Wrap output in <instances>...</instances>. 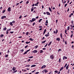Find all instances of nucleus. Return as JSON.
<instances>
[{"mask_svg":"<svg viewBox=\"0 0 74 74\" xmlns=\"http://www.w3.org/2000/svg\"><path fill=\"white\" fill-rule=\"evenodd\" d=\"M50 58L51 59H52L53 60L54 58H55V56H53V55H51L50 56Z\"/></svg>","mask_w":74,"mask_h":74,"instance_id":"f257e3e1","label":"nucleus"},{"mask_svg":"<svg viewBox=\"0 0 74 74\" xmlns=\"http://www.w3.org/2000/svg\"><path fill=\"white\" fill-rule=\"evenodd\" d=\"M36 19L35 18H33L32 19V20H30L29 22H34V21H35Z\"/></svg>","mask_w":74,"mask_h":74,"instance_id":"f03ea898","label":"nucleus"},{"mask_svg":"<svg viewBox=\"0 0 74 74\" xmlns=\"http://www.w3.org/2000/svg\"><path fill=\"white\" fill-rule=\"evenodd\" d=\"M38 52V51L36 50H35L33 51L32 52V53H37Z\"/></svg>","mask_w":74,"mask_h":74,"instance_id":"7ed1b4c3","label":"nucleus"},{"mask_svg":"<svg viewBox=\"0 0 74 74\" xmlns=\"http://www.w3.org/2000/svg\"><path fill=\"white\" fill-rule=\"evenodd\" d=\"M8 11H9V12H10L11 11V8L10 7H9L8 8Z\"/></svg>","mask_w":74,"mask_h":74,"instance_id":"20e7f679","label":"nucleus"},{"mask_svg":"<svg viewBox=\"0 0 74 74\" xmlns=\"http://www.w3.org/2000/svg\"><path fill=\"white\" fill-rule=\"evenodd\" d=\"M6 18V16H3L1 17V19H3L4 18Z\"/></svg>","mask_w":74,"mask_h":74,"instance_id":"39448f33","label":"nucleus"},{"mask_svg":"<svg viewBox=\"0 0 74 74\" xmlns=\"http://www.w3.org/2000/svg\"><path fill=\"white\" fill-rule=\"evenodd\" d=\"M12 70L13 71H15L16 70V68L15 67H13L12 69Z\"/></svg>","mask_w":74,"mask_h":74,"instance_id":"423d86ee","label":"nucleus"},{"mask_svg":"<svg viewBox=\"0 0 74 74\" xmlns=\"http://www.w3.org/2000/svg\"><path fill=\"white\" fill-rule=\"evenodd\" d=\"M63 69H64V68L63 67H61L60 70V71H62V70H63Z\"/></svg>","mask_w":74,"mask_h":74,"instance_id":"0eeeda50","label":"nucleus"},{"mask_svg":"<svg viewBox=\"0 0 74 74\" xmlns=\"http://www.w3.org/2000/svg\"><path fill=\"white\" fill-rule=\"evenodd\" d=\"M46 14H47V15H51L50 13H49L48 12H46Z\"/></svg>","mask_w":74,"mask_h":74,"instance_id":"6e6552de","label":"nucleus"},{"mask_svg":"<svg viewBox=\"0 0 74 74\" xmlns=\"http://www.w3.org/2000/svg\"><path fill=\"white\" fill-rule=\"evenodd\" d=\"M56 40L57 41H60V39L59 38H58L56 39Z\"/></svg>","mask_w":74,"mask_h":74,"instance_id":"1a4fd4ad","label":"nucleus"},{"mask_svg":"<svg viewBox=\"0 0 74 74\" xmlns=\"http://www.w3.org/2000/svg\"><path fill=\"white\" fill-rule=\"evenodd\" d=\"M38 3H39V2H37L35 4V6H38Z\"/></svg>","mask_w":74,"mask_h":74,"instance_id":"9d476101","label":"nucleus"},{"mask_svg":"<svg viewBox=\"0 0 74 74\" xmlns=\"http://www.w3.org/2000/svg\"><path fill=\"white\" fill-rule=\"evenodd\" d=\"M46 67V65H43L41 67L42 69H44V68H45V67Z\"/></svg>","mask_w":74,"mask_h":74,"instance_id":"9b49d317","label":"nucleus"},{"mask_svg":"<svg viewBox=\"0 0 74 74\" xmlns=\"http://www.w3.org/2000/svg\"><path fill=\"white\" fill-rule=\"evenodd\" d=\"M47 31V29H45L44 30V32H43V34L44 35L45 34V32H46Z\"/></svg>","mask_w":74,"mask_h":74,"instance_id":"f8f14e48","label":"nucleus"},{"mask_svg":"<svg viewBox=\"0 0 74 74\" xmlns=\"http://www.w3.org/2000/svg\"><path fill=\"white\" fill-rule=\"evenodd\" d=\"M33 10H34V8L33 7H32V8H31V12H33Z\"/></svg>","mask_w":74,"mask_h":74,"instance_id":"ddd939ff","label":"nucleus"},{"mask_svg":"<svg viewBox=\"0 0 74 74\" xmlns=\"http://www.w3.org/2000/svg\"><path fill=\"white\" fill-rule=\"evenodd\" d=\"M17 71H18L17 70H16V71H13V73H16V72H17Z\"/></svg>","mask_w":74,"mask_h":74,"instance_id":"4468645a","label":"nucleus"},{"mask_svg":"<svg viewBox=\"0 0 74 74\" xmlns=\"http://www.w3.org/2000/svg\"><path fill=\"white\" fill-rule=\"evenodd\" d=\"M60 36L61 39H62V38H63V37H62V33L60 34Z\"/></svg>","mask_w":74,"mask_h":74,"instance_id":"2eb2a0df","label":"nucleus"},{"mask_svg":"<svg viewBox=\"0 0 74 74\" xmlns=\"http://www.w3.org/2000/svg\"><path fill=\"white\" fill-rule=\"evenodd\" d=\"M43 71L45 73H47V72H48V71L46 69L44 70Z\"/></svg>","mask_w":74,"mask_h":74,"instance_id":"dca6fc26","label":"nucleus"},{"mask_svg":"<svg viewBox=\"0 0 74 74\" xmlns=\"http://www.w3.org/2000/svg\"><path fill=\"white\" fill-rule=\"evenodd\" d=\"M52 43V42L51 41L48 44V46H49V45H51V44Z\"/></svg>","mask_w":74,"mask_h":74,"instance_id":"f3484780","label":"nucleus"},{"mask_svg":"<svg viewBox=\"0 0 74 74\" xmlns=\"http://www.w3.org/2000/svg\"><path fill=\"white\" fill-rule=\"evenodd\" d=\"M49 11L50 12H52V10H51V8H50V7L49 8Z\"/></svg>","mask_w":74,"mask_h":74,"instance_id":"a211bd4d","label":"nucleus"},{"mask_svg":"<svg viewBox=\"0 0 74 74\" xmlns=\"http://www.w3.org/2000/svg\"><path fill=\"white\" fill-rule=\"evenodd\" d=\"M38 48V46H35V47H34V48H35V49H37V48Z\"/></svg>","mask_w":74,"mask_h":74,"instance_id":"6ab92c4d","label":"nucleus"},{"mask_svg":"<svg viewBox=\"0 0 74 74\" xmlns=\"http://www.w3.org/2000/svg\"><path fill=\"white\" fill-rule=\"evenodd\" d=\"M56 32L55 34H56L58 33V29H56Z\"/></svg>","mask_w":74,"mask_h":74,"instance_id":"aec40b11","label":"nucleus"},{"mask_svg":"<svg viewBox=\"0 0 74 74\" xmlns=\"http://www.w3.org/2000/svg\"><path fill=\"white\" fill-rule=\"evenodd\" d=\"M45 42H46V40H45L44 41L42 42V44H44V43H45Z\"/></svg>","mask_w":74,"mask_h":74,"instance_id":"412c9836","label":"nucleus"},{"mask_svg":"<svg viewBox=\"0 0 74 74\" xmlns=\"http://www.w3.org/2000/svg\"><path fill=\"white\" fill-rule=\"evenodd\" d=\"M36 65H34L31 66V67H36Z\"/></svg>","mask_w":74,"mask_h":74,"instance_id":"4be33fe9","label":"nucleus"},{"mask_svg":"<svg viewBox=\"0 0 74 74\" xmlns=\"http://www.w3.org/2000/svg\"><path fill=\"white\" fill-rule=\"evenodd\" d=\"M0 37L1 38L2 37H4V35L3 34H1L0 36Z\"/></svg>","mask_w":74,"mask_h":74,"instance_id":"5701e85b","label":"nucleus"},{"mask_svg":"<svg viewBox=\"0 0 74 74\" xmlns=\"http://www.w3.org/2000/svg\"><path fill=\"white\" fill-rule=\"evenodd\" d=\"M30 41H29V42H25V43L26 44H29V43H30Z\"/></svg>","mask_w":74,"mask_h":74,"instance_id":"b1692460","label":"nucleus"},{"mask_svg":"<svg viewBox=\"0 0 74 74\" xmlns=\"http://www.w3.org/2000/svg\"><path fill=\"white\" fill-rule=\"evenodd\" d=\"M10 25H11V26H13V25L12 24V22H10Z\"/></svg>","mask_w":74,"mask_h":74,"instance_id":"393cba45","label":"nucleus"},{"mask_svg":"<svg viewBox=\"0 0 74 74\" xmlns=\"http://www.w3.org/2000/svg\"><path fill=\"white\" fill-rule=\"evenodd\" d=\"M6 27H5V28H3V30H5V31L6 30Z\"/></svg>","mask_w":74,"mask_h":74,"instance_id":"a878e982","label":"nucleus"},{"mask_svg":"<svg viewBox=\"0 0 74 74\" xmlns=\"http://www.w3.org/2000/svg\"><path fill=\"white\" fill-rule=\"evenodd\" d=\"M49 36V34H46L45 35V36H46V37H48V36Z\"/></svg>","mask_w":74,"mask_h":74,"instance_id":"bb28decb","label":"nucleus"},{"mask_svg":"<svg viewBox=\"0 0 74 74\" xmlns=\"http://www.w3.org/2000/svg\"><path fill=\"white\" fill-rule=\"evenodd\" d=\"M67 31V29H66L65 31V33L66 34H67V33H66Z\"/></svg>","mask_w":74,"mask_h":74,"instance_id":"cd10ccee","label":"nucleus"},{"mask_svg":"<svg viewBox=\"0 0 74 74\" xmlns=\"http://www.w3.org/2000/svg\"><path fill=\"white\" fill-rule=\"evenodd\" d=\"M27 51H25L23 53V55H25V54H27Z\"/></svg>","mask_w":74,"mask_h":74,"instance_id":"c85d7f7f","label":"nucleus"},{"mask_svg":"<svg viewBox=\"0 0 74 74\" xmlns=\"http://www.w3.org/2000/svg\"><path fill=\"white\" fill-rule=\"evenodd\" d=\"M69 29H70V27L68 26V27L67 28V30H69Z\"/></svg>","mask_w":74,"mask_h":74,"instance_id":"c756f323","label":"nucleus"},{"mask_svg":"<svg viewBox=\"0 0 74 74\" xmlns=\"http://www.w3.org/2000/svg\"><path fill=\"white\" fill-rule=\"evenodd\" d=\"M40 53H42V52H43V51L42 50H40Z\"/></svg>","mask_w":74,"mask_h":74,"instance_id":"7c9ffc66","label":"nucleus"},{"mask_svg":"<svg viewBox=\"0 0 74 74\" xmlns=\"http://www.w3.org/2000/svg\"><path fill=\"white\" fill-rule=\"evenodd\" d=\"M5 10L3 11L2 12V14H4V13H5Z\"/></svg>","mask_w":74,"mask_h":74,"instance_id":"2f4dec72","label":"nucleus"},{"mask_svg":"<svg viewBox=\"0 0 74 74\" xmlns=\"http://www.w3.org/2000/svg\"><path fill=\"white\" fill-rule=\"evenodd\" d=\"M30 65H27L26 66V67H30Z\"/></svg>","mask_w":74,"mask_h":74,"instance_id":"473e14b6","label":"nucleus"},{"mask_svg":"<svg viewBox=\"0 0 74 74\" xmlns=\"http://www.w3.org/2000/svg\"><path fill=\"white\" fill-rule=\"evenodd\" d=\"M42 20V19H40L38 21L39 22H40Z\"/></svg>","mask_w":74,"mask_h":74,"instance_id":"72a5a7b5","label":"nucleus"},{"mask_svg":"<svg viewBox=\"0 0 74 74\" xmlns=\"http://www.w3.org/2000/svg\"><path fill=\"white\" fill-rule=\"evenodd\" d=\"M29 40H31V41H34V40H33V39L32 38H30L29 39Z\"/></svg>","mask_w":74,"mask_h":74,"instance_id":"f704fd0d","label":"nucleus"},{"mask_svg":"<svg viewBox=\"0 0 74 74\" xmlns=\"http://www.w3.org/2000/svg\"><path fill=\"white\" fill-rule=\"evenodd\" d=\"M60 61H61V59L60 58L59 60V63H60Z\"/></svg>","mask_w":74,"mask_h":74,"instance_id":"c9c22d12","label":"nucleus"},{"mask_svg":"<svg viewBox=\"0 0 74 74\" xmlns=\"http://www.w3.org/2000/svg\"><path fill=\"white\" fill-rule=\"evenodd\" d=\"M8 55H6L5 56V58H7V57H8Z\"/></svg>","mask_w":74,"mask_h":74,"instance_id":"e433bc0d","label":"nucleus"},{"mask_svg":"<svg viewBox=\"0 0 74 74\" xmlns=\"http://www.w3.org/2000/svg\"><path fill=\"white\" fill-rule=\"evenodd\" d=\"M28 34H29V32H27V33H26V35L27 36V35H28Z\"/></svg>","mask_w":74,"mask_h":74,"instance_id":"4c0bfd02","label":"nucleus"},{"mask_svg":"<svg viewBox=\"0 0 74 74\" xmlns=\"http://www.w3.org/2000/svg\"><path fill=\"white\" fill-rule=\"evenodd\" d=\"M19 19H21L22 18V15H21L19 17Z\"/></svg>","mask_w":74,"mask_h":74,"instance_id":"58836bf2","label":"nucleus"},{"mask_svg":"<svg viewBox=\"0 0 74 74\" xmlns=\"http://www.w3.org/2000/svg\"><path fill=\"white\" fill-rule=\"evenodd\" d=\"M29 3V1H27V2H26V4H28Z\"/></svg>","mask_w":74,"mask_h":74,"instance_id":"ea45409f","label":"nucleus"},{"mask_svg":"<svg viewBox=\"0 0 74 74\" xmlns=\"http://www.w3.org/2000/svg\"><path fill=\"white\" fill-rule=\"evenodd\" d=\"M68 69H69V66H67L66 67V70H68Z\"/></svg>","mask_w":74,"mask_h":74,"instance_id":"a19ab883","label":"nucleus"},{"mask_svg":"<svg viewBox=\"0 0 74 74\" xmlns=\"http://www.w3.org/2000/svg\"><path fill=\"white\" fill-rule=\"evenodd\" d=\"M33 58V56L29 57V58H30V59H32V58Z\"/></svg>","mask_w":74,"mask_h":74,"instance_id":"79ce46f5","label":"nucleus"},{"mask_svg":"<svg viewBox=\"0 0 74 74\" xmlns=\"http://www.w3.org/2000/svg\"><path fill=\"white\" fill-rule=\"evenodd\" d=\"M27 47H28V45H27L25 47V48H27Z\"/></svg>","mask_w":74,"mask_h":74,"instance_id":"37998d69","label":"nucleus"},{"mask_svg":"<svg viewBox=\"0 0 74 74\" xmlns=\"http://www.w3.org/2000/svg\"><path fill=\"white\" fill-rule=\"evenodd\" d=\"M14 32H10V33H11V34H12V33H14Z\"/></svg>","mask_w":74,"mask_h":74,"instance_id":"c03bdc74","label":"nucleus"},{"mask_svg":"<svg viewBox=\"0 0 74 74\" xmlns=\"http://www.w3.org/2000/svg\"><path fill=\"white\" fill-rule=\"evenodd\" d=\"M67 5V4L66 3L64 5L65 7H66Z\"/></svg>","mask_w":74,"mask_h":74,"instance_id":"a18cd8bd","label":"nucleus"},{"mask_svg":"<svg viewBox=\"0 0 74 74\" xmlns=\"http://www.w3.org/2000/svg\"><path fill=\"white\" fill-rule=\"evenodd\" d=\"M30 51V49H29V50H27L26 52H29V51Z\"/></svg>","mask_w":74,"mask_h":74,"instance_id":"49530a36","label":"nucleus"},{"mask_svg":"<svg viewBox=\"0 0 74 74\" xmlns=\"http://www.w3.org/2000/svg\"><path fill=\"white\" fill-rule=\"evenodd\" d=\"M48 23V20H47L46 21V22L45 23Z\"/></svg>","mask_w":74,"mask_h":74,"instance_id":"de8ad7c7","label":"nucleus"},{"mask_svg":"<svg viewBox=\"0 0 74 74\" xmlns=\"http://www.w3.org/2000/svg\"><path fill=\"white\" fill-rule=\"evenodd\" d=\"M62 51V49H59L58 50V51L59 52V51Z\"/></svg>","mask_w":74,"mask_h":74,"instance_id":"09e8293b","label":"nucleus"},{"mask_svg":"<svg viewBox=\"0 0 74 74\" xmlns=\"http://www.w3.org/2000/svg\"><path fill=\"white\" fill-rule=\"evenodd\" d=\"M73 34H72L70 36L71 38H72L73 37Z\"/></svg>","mask_w":74,"mask_h":74,"instance_id":"8fccbe9b","label":"nucleus"},{"mask_svg":"<svg viewBox=\"0 0 74 74\" xmlns=\"http://www.w3.org/2000/svg\"><path fill=\"white\" fill-rule=\"evenodd\" d=\"M11 30V29H8V31H10V30Z\"/></svg>","mask_w":74,"mask_h":74,"instance_id":"3c124183","label":"nucleus"},{"mask_svg":"<svg viewBox=\"0 0 74 74\" xmlns=\"http://www.w3.org/2000/svg\"><path fill=\"white\" fill-rule=\"evenodd\" d=\"M64 58H65L66 59H67V57H66V56H64Z\"/></svg>","mask_w":74,"mask_h":74,"instance_id":"603ef678","label":"nucleus"},{"mask_svg":"<svg viewBox=\"0 0 74 74\" xmlns=\"http://www.w3.org/2000/svg\"><path fill=\"white\" fill-rule=\"evenodd\" d=\"M8 31L7 30L6 31V34H8Z\"/></svg>","mask_w":74,"mask_h":74,"instance_id":"864d4df0","label":"nucleus"},{"mask_svg":"<svg viewBox=\"0 0 74 74\" xmlns=\"http://www.w3.org/2000/svg\"><path fill=\"white\" fill-rule=\"evenodd\" d=\"M58 71H54V72H55V73H58Z\"/></svg>","mask_w":74,"mask_h":74,"instance_id":"5fc2aeb1","label":"nucleus"},{"mask_svg":"<svg viewBox=\"0 0 74 74\" xmlns=\"http://www.w3.org/2000/svg\"><path fill=\"white\" fill-rule=\"evenodd\" d=\"M15 21H13L12 22V23H15Z\"/></svg>","mask_w":74,"mask_h":74,"instance_id":"6e6d98bb","label":"nucleus"},{"mask_svg":"<svg viewBox=\"0 0 74 74\" xmlns=\"http://www.w3.org/2000/svg\"><path fill=\"white\" fill-rule=\"evenodd\" d=\"M36 74H39V72H36L35 73Z\"/></svg>","mask_w":74,"mask_h":74,"instance_id":"4d7b16f0","label":"nucleus"},{"mask_svg":"<svg viewBox=\"0 0 74 74\" xmlns=\"http://www.w3.org/2000/svg\"><path fill=\"white\" fill-rule=\"evenodd\" d=\"M39 27L40 28H42V26H39Z\"/></svg>","mask_w":74,"mask_h":74,"instance_id":"13d9d810","label":"nucleus"},{"mask_svg":"<svg viewBox=\"0 0 74 74\" xmlns=\"http://www.w3.org/2000/svg\"><path fill=\"white\" fill-rule=\"evenodd\" d=\"M18 38H22V36H19L18 37Z\"/></svg>","mask_w":74,"mask_h":74,"instance_id":"bf43d9fd","label":"nucleus"},{"mask_svg":"<svg viewBox=\"0 0 74 74\" xmlns=\"http://www.w3.org/2000/svg\"><path fill=\"white\" fill-rule=\"evenodd\" d=\"M19 3H17L16 4V5H19Z\"/></svg>","mask_w":74,"mask_h":74,"instance_id":"052dcab7","label":"nucleus"},{"mask_svg":"<svg viewBox=\"0 0 74 74\" xmlns=\"http://www.w3.org/2000/svg\"><path fill=\"white\" fill-rule=\"evenodd\" d=\"M36 71V70H35L34 71H32L31 73H34V71Z\"/></svg>","mask_w":74,"mask_h":74,"instance_id":"680f3d73","label":"nucleus"},{"mask_svg":"<svg viewBox=\"0 0 74 74\" xmlns=\"http://www.w3.org/2000/svg\"><path fill=\"white\" fill-rule=\"evenodd\" d=\"M30 59H29L27 60V62H30Z\"/></svg>","mask_w":74,"mask_h":74,"instance_id":"e2e57ef3","label":"nucleus"},{"mask_svg":"<svg viewBox=\"0 0 74 74\" xmlns=\"http://www.w3.org/2000/svg\"><path fill=\"white\" fill-rule=\"evenodd\" d=\"M48 45V43H47V44L45 46V47H46Z\"/></svg>","mask_w":74,"mask_h":74,"instance_id":"0e129e2a","label":"nucleus"},{"mask_svg":"<svg viewBox=\"0 0 74 74\" xmlns=\"http://www.w3.org/2000/svg\"><path fill=\"white\" fill-rule=\"evenodd\" d=\"M24 51V50L23 49L21 50V52H23V51Z\"/></svg>","mask_w":74,"mask_h":74,"instance_id":"69168bd1","label":"nucleus"},{"mask_svg":"<svg viewBox=\"0 0 74 74\" xmlns=\"http://www.w3.org/2000/svg\"><path fill=\"white\" fill-rule=\"evenodd\" d=\"M27 70H30V69H29V68H27Z\"/></svg>","mask_w":74,"mask_h":74,"instance_id":"338daca9","label":"nucleus"},{"mask_svg":"<svg viewBox=\"0 0 74 74\" xmlns=\"http://www.w3.org/2000/svg\"><path fill=\"white\" fill-rule=\"evenodd\" d=\"M35 25V23H34L33 24V26H34V25Z\"/></svg>","mask_w":74,"mask_h":74,"instance_id":"774afa93","label":"nucleus"}]
</instances>
